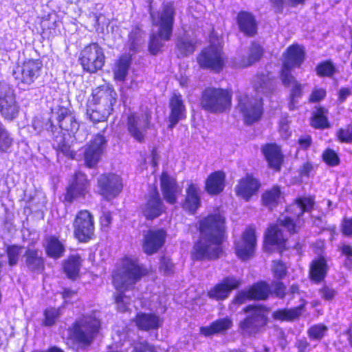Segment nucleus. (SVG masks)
Segmentation results:
<instances>
[{
  "label": "nucleus",
  "instance_id": "nucleus-11",
  "mask_svg": "<svg viewBox=\"0 0 352 352\" xmlns=\"http://www.w3.org/2000/svg\"><path fill=\"white\" fill-rule=\"evenodd\" d=\"M73 236L81 243H87L96 238L94 217L87 210H78L72 221Z\"/></svg>",
  "mask_w": 352,
  "mask_h": 352
},
{
  "label": "nucleus",
  "instance_id": "nucleus-60",
  "mask_svg": "<svg viewBox=\"0 0 352 352\" xmlns=\"http://www.w3.org/2000/svg\"><path fill=\"white\" fill-rule=\"evenodd\" d=\"M175 265L170 256L162 255L160 257L159 270L165 275H170L174 272Z\"/></svg>",
  "mask_w": 352,
  "mask_h": 352
},
{
  "label": "nucleus",
  "instance_id": "nucleus-43",
  "mask_svg": "<svg viewBox=\"0 0 352 352\" xmlns=\"http://www.w3.org/2000/svg\"><path fill=\"white\" fill-rule=\"evenodd\" d=\"M252 300H266L271 290L269 283L265 280H258L247 288Z\"/></svg>",
  "mask_w": 352,
  "mask_h": 352
},
{
  "label": "nucleus",
  "instance_id": "nucleus-6",
  "mask_svg": "<svg viewBox=\"0 0 352 352\" xmlns=\"http://www.w3.org/2000/svg\"><path fill=\"white\" fill-rule=\"evenodd\" d=\"M232 91L230 89L206 86L201 91L198 106L206 113L218 115L230 111L232 104Z\"/></svg>",
  "mask_w": 352,
  "mask_h": 352
},
{
  "label": "nucleus",
  "instance_id": "nucleus-42",
  "mask_svg": "<svg viewBox=\"0 0 352 352\" xmlns=\"http://www.w3.org/2000/svg\"><path fill=\"white\" fill-rule=\"evenodd\" d=\"M329 110L321 105L316 106L310 118V125L315 129L324 130L331 126L328 118Z\"/></svg>",
  "mask_w": 352,
  "mask_h": 352
},
{
  "label": "nucleus",
  "instance_id": "nucleus-16",
  "mask_svg": "<svg viewBox=\"0 0 352 352\" xmlns=\"http://www.w3.org/2000/svg\"><path fill=\"white\" fill-rule=\"evenodd\" d=\"M20 111L14 90L8 84L0 83V115L8 121L16 119Z\"/></svg>",
  "mask_w": 352,
  "mask_h": 352
},
{
  "label": "nucleus",
  "instance_id": "nucleus-47",
  "mask_svg": "<svg viewBox=\"0 0 352 352\" xmlns=\"http://www.w3.org/2000/svg\"><path fill=\"white\" fill-rule=\"evenodd\" d=\"M252 83L253 89L256 93H265L272 90V78L268 74H256Z\"/></svg>",
  "mask_w": 352,
  "mask_h": 352
},
{
  "label": "nucleus",
  "instance_id": "nucleus-24",
  "mask_svg": "<svg viewBox=\"0 0 352 352\" xmlns=\"http://www.w3.org/2000/svg\"><path fill=\"white\" fill-rule=\"evenodd\" d=\"M261 187L260 179L253 173H246L241 177L234 187L235 195L245 201L256 195Z\"/></svg>",
  "mask_w": 352,
  "mask_h": 352
},
{
  "label": "nucleus",
  "instance_id": "nucleus-1",
  "mask_svg": "<svg viewBox=\"0 0 352 352\" xmlns=\"http://www.w3.org/2000/svg\"><path fill=\"white\" fill-rule=\"evenodd\" d=\"M199 238L190 251L193 261H215L223 253V243L227 239L226 221L219 212L208 213L195 224Z\"/></svg>",
  "mask_w": 352,
  "mask_h": 352
},
{
  "label": "nucleus",
  "instance_id": "nucleus-52",
  "mask_svg": "<svg viewBox=\"0 0 352 352\" xmlns=\"http://www.w3.org/2000/svg\"><path fill=\"white\" fill-rule=\"evenodd\" d=\"M22 247L18 244L7 245L5 248V253L8 258V264L10 267L17 265Z\"/></svg>",
  "mask_w": 352,
  "mask_h": 352
},
{
  "label": "nucleus",
  "instance_id": "nucleus-14",
  "mask_svg": "<svg viewBox=\"0 0 352 352\" xmlns=\"http://www.w3.org/2000/svg\"><path fill=\"white\" fill-rule=\"evenodd\" d=\"M138 212L148 221H153L166 212V207L156 186L153 185L144 195V201L139 206Z\"/></svg>",
  "mask_w": 352,
  "mask_h": 352
},
{
  "label": "nucleus",
  "instance_id": "nucleus-48",
  "mask_svg": "<svg viewBox=\"0 0 352 352\" xmlns=\"http://www.w3.org/2000/svg\"><path fill=\"white\" fill-rule=\"evenodd\" d=\"M315 71L318 77L329 78H333L338 72L336 64L331 59H326L320 61L316 65Z\"/></svg>",
  "mask_w": 352,
  "mask_h": 352
},
{
  "label": "nucleus",
  "instance_id": "nucleus-10",
  "mask_svg": "<svg viewBox=\"0 0 352 352\" xmlns=\"http://www.w3.org/2000/svg\"><path fill=\"white\" fill-rule=\"evenodd\" d=\"M152 126V113L147 108L141 113L131 111L126 115L127 132L137 142L145 141L146 132Z\"/></svg>",
  "mask_w": 352,
  "mask_h": 352
},
{
  "label": "nucleus",
  "instance_id": "nucleus-20",
  "mask_svg": "<svg viewBox=\"0 0 352 352\" xmlns=\"http://www.w3.org/2000/svg\"><path fill=\"white\" fill-rule=\"evenodd\" d=\"M98 193L109 201L116 197L122 191V178L113 173L101 174L97 179Z\"/></svg>",
  "mask_w": 352,
  "mask_h": 352
},
{
  "label": "nucleus",
  "instance_id": "nucleus-33",
  "mask_svg": "<svg viewBox=\"0 0 352 352\" xmlns=\"http://www.w3.org/2000/svg\"><path fill=\"white\" fill-rule=\"evenodd\" d=\"M316 199L315 196L309 195L308 196H298L285 208V212L296 213L301 218L306 212H311L315 208Z\"/></svg>",
  "mask_w": 352,
  "mask_h": 352
},
{
  "label": "nucleus",
  "instance_id": "nucleus-51",
  "mask_svg": "<svg viewBox=\"0 0 352 352\" xmlns=\"http://www.w3.org/2000/svg\"><path fill=\"white\" fill-rule=\"evenodd\" d=\"M176 49L182 57L192 54L196 50V43L186 38H179L176 43Z\"/></svg>",
  "mask_w": 352,
  "mask_h": 352
},
{
  "label": "nucleus",
  "instance_id": "nucleus-22",
  "mask_svg": "<svg viewBox=\"0 0 352 352\" xmlns=\"http://www.w3.org/2000/svg\"><path fill=\"white\" fill-rule=\"evenodd\" d=\"M241 280L234 276H226L214 284L206 292L211 300L221 302L226 300L232 291L239 288Z\"/></svg>",
  "mask_w": 352,
  "mask_h": 352
},
{
  "label": "nucleus",
  "instance_id": "nucleus-59",
  "mask_svg": "<svg viewBox=\"0 0 352 352\" xmlns=\"http://www.w3.org/2000/svg\"><path fill=\"white\" fill-rule=\"evenodd\" d=\"M272 272L274 276L277 280H282L287 274V266L286 263L280 259L273 260Z\"/></svg>",
  "mask_w": 352,
  "mask_h": 352
},
{
  "label": "nucleus",
  "instance_id": "nucleus-30",
  "mask_svg": "<svg viewBox=\"0 0 352 352\" xmlns=\"http://www.w3.org/2000/svg\"><path fill=\"white\" fill-rule=\"evenodd\" d=\"M328 258L320 254L309 263L308 276L314 284H320L324 280L329 272Z\"/></svg>",
  "mask_w": 352,
  "mask_h": 352
},
{
  "label": "nucleus",
  "instance_id": "nucleus-64",
  "mask_svg": "<svg viewBox=\"0 0 352 352\" xmlns=\"http://www.w3.org/2000/svg\"><path fill=\"white\" fill-rule=\"evenodd\" d=\"M340 232L342 236L348 238L352 237V217H344L340 223Z\"/></svg>",
  "mask_w": 352,
  "mask_h": 352
},
{
  "label": "nucleus",
  "instance_id": "nucleus-41",
  "mask_svg": "<svg viewBox=\"0 0 352 352\" xmlns=\"http://www.w3.org/2000/svg\"><path fill=\"white\" fill-rule=\"evenodd\" d=\"M132 62L131 56L123 54L116 59L113 69L115 80L123 82L125 80Z\"/></svg>",
  "mask_w": 352,
  "mask_h": 352
},
{
  "label": "nucleus",
  "instance_id": "nucleus-62",
  "mask_svg": "<svg viewBox=\"0 0 352 352\" xmlns=\"http://www.w3.org/2000/svg\"><path fill=\"white\" fill-rule=\"evenodd\" d=\"M327 96V91L322 87H314L308 97L309 103H317L323 100Z\"/></svg>",
  "mask_w": 352,
  "mask_h": 352
},
{
  "label": "nucleus",
  "instance_id": "nucleus-17",
  "mask_svg": "<svg viewBox=\"0 0 352 352\" xmlns=\"http://www.w3.org/2000/svg\"><path fill=\"white\" fill-rule=\"evenodd\" d=\"M257 245L256 229L252 226H247L239 239L234 241V252L238 258L246 261L255 254Z\"/></svg>",
  "mask_w": 352,
  "mask_h": 352
},
{
  "label": "nucleus",
  "instance_id": "nucleus-3",
  "mask_svg": "<svg viewBox=\"0 0 352 352\" xmlns=\"http://www.w3.org/2000/svg\"><path fill=\"white\" fill-rule=\"evenodd\" d=\"M305 223L304 218L284 210L280 217L265 230L263 244L264 250L268 253L277 251L280 254L288 250V239L284 234V230L290 236L298 234L305 226Z\"/></svg>",
  "mask_w": 352,
  "mask_h": 352
},
{
  "label": "nucleus",
  "instance_id": "nucleus-38",
  "mask_svg": "<svg viewBox=\"0 0 352 352\" xmlns=\"http://www.w3.org/2000/svg\"><path fill=\"white\" fill-rule=\"evenodd\" d=\"M236 20L239 30L245 36L252 37L257 34V21L252 13L243 10L239 11Z\"/></svg>",
  "mask_w": 352,
  "mask_h": 352
},
{
  "label": "nucleus",
  "instance_id": "nucleus-12",
  "mask_svg": "<svg viewBox=\"0 0 352 352\" xmlns=\"http://www.w3.org/2000/svg\"><path fill=\"white\" fill-rule=\"evenodd\" d=\"M105 59L102 47L97 42H91L80 51L78 62L84 72L96 74L103 68Z\"/></svg>",
  "mask_w": 352,
  "mask_h": 352
},
{
  "label": "nucleus",
  "instance_id": "nucleus-2",
  "mask_svg": "<svg viewBox=\"0 0 352 352\" xmlns=\"http://www.w3.org/2000/svg\"><path fill=\"white\" fill-rule=\"evenodd\" d=\"M149 274L150 270L138 258L124 255L119 259L111 272V285L116 291L112 298L118 312L130 310L131 297L125 293L134 290L135 285Z\"/></svg>",
  "mask_w": 352,
  "mask_h": 352
},
{
  "label": "nucleus",
  "instance_id": "nucleus-50",
  "mask_svg": "<svg viewBox=\"0 0 352 352\" xmlns=\"http://www.w3.org/2000/svg\"><path fill=\"white\" fill-rule=\"evenodd\" d=\"M43 319L41 322L43 327H52L54 325L60 316L59 308L48 307L43 310Z\"/></svg>",
  "mask_w": 352,
  "mask_h": 352
},
{
  "label": "nucleus",
  "instance_id": "nucleus-18",
  "mask_svg": "<svg viewBox=\"0 0 352 352\" xmlns=\"http://www.w3.org/2000/svg\"><path fill=\"white\" fill-rule=\"evenodd\" d=\"M43 67V62L40 58H25L21 65L12 72V75L21 83L30 85L41 76Z\"/></svg>",
  "mask_w": 352,
  "mask_h": 352
},
{
  "label": "nucleus",
  "instance_id": "nucleus-63",
  "mask_svg": "<svg viewBox=\"0 0 352 352\" xmlns=\"http://www.w3.org/2000/svg\"><path fill=\"white\" fill-rule=\"evenodd\" d=\"M318 292L321 298L325 301H332L338 294L335 289L326 284L318 289Z\"/></svg>",
  "mask_w": 352,
  "mask_h": 352
},
{
  "label": "nucleus",
  "instance_id": "nucleus-19",
  "mask_svg": "<svg viewBox=\"0 0 352 352\" xmlns=\"http://www.w3.org/2000/svg\"><path fill=\"white\" fill-rule=\"evenodd\" d=\"M306 58L305 47L298 43L289 45L282 54V67L280 74H292L294 68H300Z\"/></svg>",
  "mask_w": 352,
  "mask_h": 352
},
{
  "label": "nucleus",
  "instance_id": "nucleus-32",
  "mask_svg": "<svg viewBox=\"0 0 352 352\" xmlns=\"http://www.w3.org/2000/svg\"><path fill=\"white\" fill-rule=\"evenodd\" d=\"M226 185V173L223 170L211 172L204 182V190L210 196L222 193Z\"/></svg>",
  "mask_w": 352,
  "mask_h": 352
},
{
  "label": "nucleus",
  "instance_id": "nucleus-15",
  "mask_svg": "<svg viewBox=\"0 0 352 352\" xmlns=\"http://www.w3.org/2000/svg\"><path fill=\"white\" fill-rule=\"evenodd\" d=\"M108 140L102 133L94 135L85 145L84 164L88 168H94L102 159L107 146Z\"/></svg>",
  "mask_w": 352,
  "mask_h": 352
},
{
  "label": "nucleus",
  "instance_id": "nucleus-8",
  "mask_svg": "<svg viewBox=\"0 0 352 352\" xmlns=\"http://www.w3.org/2000/svg\"><path fill=\"white\" fill-rule=\"evenodd\" d=\"M196 60L200 69L219 74L225 69L228 57L223 46L211 43L201 50L197 55Z\"/></svg>",
  "mask_w": 352,
  "mask_h": 352
},
{
  "label": "nucleus",
  "instance_id": "nucleus-21",
  "mask_svg": "<svg viewBox=\"0 0 352 352\" xmlns=\"http://www.w3.org/2000/svg\"><path fill=\"white\" fill-rule=\"evenodd\" d=\"M116 102L117 93L113 86L109 83L94 88L87 101L90 105H98L112 110Z\"/></svg>",
  "mask_w": 352,
  "mask_h": 352
},
{
  "label": "nucleus",
  "instance_id": "nucleus-23",
  "mask_svg": "<svg viewBox=\"0 0 352 352\" xmlns=\"http://www.w3.org/2000/svg\"><path fill=\"white\" fill-rule=\"evenodd\" d=\"M167 237V232L163 228L148 229L143 235L142 248L146 256L158 253L164 247Z\"/></svg>",
  "mask_w": 352,
  "mask_h": 352
},
{
  "label": "nucleus",
  "instance_id": "nucleus-58",
  "mask_svg": "<svg viewBox=\"0 0 352 352\" xmlns=\"http://www.w3.org/2000/svg\"><path fill=\"white\" fill-rule=\"evenodd\" d=\"M321 158L329 167L337 166L340 164V159L338 154L331 148H327L323 151Z\"/></svg>",
  "mask_w": 352,
  "mask_h": 352
},
{
  "label": "nucleus",
  "instance_id": "nucleus-61",
  "mask_svg": "<svg viewBox=\"0 0 352 352\" xmlns=\"http://www.w3.org/2000/svg\"><path fill=\"white\" fill-rule=\"evenodd\" d=\"M287 294V287L281 280H276L272 283V290L270 294L283 300L285 298Z\"/></svg>",
  "mask_w": 352,
  "mask_h": 352
},
{
  "label": "nucleus",
  "instance_id": "nucleus-45",
  "mask_svg": "<svg viewBox=\"0 0 352 352\" xmlns=\"http://www.w3.org/2000/svg\"><path fill=\"white\" fill-rule=\"evenodd\" d=\"M282 192L278 185H274L269 189L265 190L261 195L262 204L272 210L279 202Z\"/></svg>",
  "mask_w": 352,
  "mask_h": 352
},
{
  "label": "nucleus",
  "instance_id": "nucleus-28",
  "mask_svg": "<svg viewBox=\"0 0 352 352\" xmlns=\"http://www.w3.org/2000/svg\"><path fill=\"white\" fill-rule=\"evenodd\" d=\"M58 127L61 131L76 133L80 128L74 113L65 106H58L56 111Z\"/></svg>",
  "mask_w": 352,
  "mask_h": 352
},
{
  "label": "nucleus",
  "instance_id": "nucleus-35",
  "mask_svg": "<svg viewBox=\"0 0 352 352\" xmlns=\"http://www.w3.org/2000/svg\"><path fill=\"white\" fill-rule=\"evenodd\" d=\"M307 301L301 298L300 303L298 306L291 308H279L274 310L272 317L274 320L280 322H294L298 320L305 311Z\"/></svg>",
  "mask_w": 352,
  "mask_h": 352
},
{
  "label": "nucleus",
  "instance_id": "nucleus-39",
  "mask_svg": "<svg viewBox=\"0 0 352 352\" xmlns=\"http://www.w3.org/2000/svg\"><path fill=\"white\" fill-rule=\"evenodd\" d=\"M82 258L79 254H69L62 263V270L71 280H76L80 276Z\"/></svg>",
  "mask_w": 352,
  "mask_h": 352
},
{
  "label": "nucleus",
  "instance_id": "nucleus-34",
  "mask_svg": "<svg viewBox=\"0 0 352 352\" xmlns=\"http://www.w3.org/2000/svg\"><path fill=\"white\" fill-rule=\"evenodd\" d=\"M23 256L25 265L30 272L36 274H43L45 272V260L41 250L28 248Z\"/></svg>",
  "mask_w": 352,
  "mask_h": 352
},
{
  "label": "nucleus",
  "instance_id": "nucleus-37",
  "mask_svg": "<svg viewBox=\"0 0 352 352\" xmlns=\"http://www.w3.org/2000/svg\"><path fill=\"white\" fill-rule=\"evenodd\" d=\"M232 320L230 317L219 318L211 322L207 326L199 328L200 335L207 338L214 335L225 334L232 327Z\"/></svg>",
  "mask_w": 352,
  "mask_h": 352
},
{
  "label": "nucleus",
  "instance_id": "nucleus-55",
  "mask_svg": "<svg viewBox=\"0 0 352 352\" xmlns=\"http://www.w3.org/2000/svg\"><path fill=\"white\" fill-rule=\"evenodd\" d=\"M11 134L0 122V152L7 153L13 144Z\"/></svg>",
  "mask_w": 352,
  "mask_h": 352
},
{
  "label": "nucleus",
  "instance_id": "nucleus-46",
  "mask_svg": "<svg viewBox=\"0 0 352 352\" xmlns=\"http://www.w3.org/2000/svg\"><path fill=\"white\" fill-rule=\"evenodd\" d=\"M263 55V49L262 46L256 42H252L247 60L243 58L239 63V66L241 68L250 67L258 62Z\"/></svg>",
  "mask_w": 352,
  "mask_h": 352
},
{
  "label": "nucleus",
  "instance_id": "nucleus-7",
  "mask_svg": "<svg viewBox=\"0 0 352 352\" xmlns=\"http://www.w3.org/2000/svg\"><path fill=\"white\" fill-rule=\"evenodd\" d=\"M242 311L250 314L239 322L238 327L241 334L250 337L265 330L269 323V307L263 304H251L244 307Z\"/></svg>",
  "mask_w": 352,
  "mask_h": 352
},
{
  "label": "nucleus",
  "instance_id": "nucleus-36",
  "mask_svg": "<svg viewBox=\"0 0 352 352\" xmlns=\"http://www.w3.org/2000/svg\"><path fill=\"white\" fill-rule=\"evenodd\" d=\"M137 328L143 331L156 330L162 327L163 320L154 313L138 312L133 318Z\"/></svg>",
  "mask_w": 352,
  "mask_h": 352
},
{
  "label": "nucleus",
  "instance_id": "nucleus-53",
  "mask_svg": "<svg viewBox=\"0 0 352 352\" xmlns=\"http://www.w3.org/2000/svg\"><path fill=\"white\" fill-rule=\"evenodd\" d=\"M143 31L139 25H136L128 34L129 49L132 51H138L143 42Z\"/></svg>",
  "mask_w": 352,
  "mask_h": 352
},
{
  "label": "nucleus",
  "instance_id": "nucleus-5",
  "mask_svg": "<svg viewBox=\"0 0 352 352\" xmlns=\"http://www.w3.org/2000/svg\"><path fill=\"white\" fill-rule=\"evenodd\" d=\"M100 329V322L95 318L76 320L68 328L67 340L76 350L89 348Z\"/></svg>",
  "mask_w": 352,
  "mask_h": 352
},
{
  "label": "nucleus",
  "instance_id": "nucleus-26",
  "mask_svg": "<svg viewBox=\"0 0 352 352\" xmlns=\"http://www.w3.org/2000/svg\"><path fill=\"white\" fill-rule=\"evenodd\" d=\"M261 153L270 169L276 173L281 170L285 155L280 144L276 142L265 143L261 146Z\"/></svg>",
  "mask_w": 352,
  "mask_h": 352
},
{
  "label": "nucleus",
  "instance_id": "nucleus-25",
  "mask_svg": "<svg viewBox=\"0 0 352 352\" xmlns=\"http://www.w3.org/2000/svg\"><path fill=\"white\" fill-rule=\"evenodd\" d=\"M160 182L162 199L170 205L175 204L182 192L177 179L166 170H163L160 175Z\"/></svg>",
  "mask_w": 352,
  "mask_h": 352
},
{
  "label": "nucleus",
  "instance_id": "nucleus-29",
  "mask_svg": "<svg viewBox=\"0 0 352 352\" xmlns=\"http://www.w3.org/2000/svg\"><path fill=\"white\" fill-rule=\"evenodd\" d=\"M201 206V190L197 184L190 182L186 188V195L181 204L184 210L195 214Z\"/></svg>",
  "mask_w": 352,
  "mask_h": 352
},
{
  "label": "nucleus",
  "instance_id": "nucleus-27",
  "mask_svg": "<svg viewBox=\"0 0 352 352\" xmlns=\"http://www.w3.org/2000/svg\"><path fill=\"white\" fill-rule=\"evenodd\" d=\"M170 113L168 128L173 129L182 120L186 118V108L182 95L179 92H173L168 100Z\"/></svg>",
  "mask_w": 352,
  "mask_h": 352
},
{
  "label": "nucleus",
  "instance_id": "nucleus-56",
  "mask_svg": "<svg viewBox=\"0 0 352 352\" xmlns=\"http://www.w3.org/2000/svg\"><path fill=\"white\" fill-rule=\"evenodd\" d=\"M336 140L342 144L352 143V123L340 127L336 132Z\"/></svg>",
  "mask_w": 352,
  "mask_h": 352
},
{
  "label": "nucleus",
  "instance_id": "nucleus-13",
  "mask_svg": "<svg viewBox=\"0 0 352 352\" xmlns=\"http://www.w3.org/2000/svg\"><path fill=\"white\" fill-rule=\"evenodd\" d=\"M91 186L87 175L77 170L72 175L63 194V203L71 204L78 199H85L89 195Z\"/></svg>",
  "mask_w": 352,
  "mask_h": 352
},
{
  "label": "nucleus",
  "instance_id": "nucleus-54",
  "mask_svg": "<svg viewBox=\"0 0 352 352\" xmlns=\"http://www.w3.org/2000/svg\"><path fill=\"white\" fill-rule=\"evenodd\" d=\"M328 329L329 328L326 324L318 323L310 326L307 333L311 340H321L326 336Z\"/></svg>",
  "mask_w": 352,
  "mask_h": 352
},
{
  "label": "nucleus",
  "instance_id": "nucleus-44",
  "mask_svg": "<svg viewBox=\"0 0 352 352\" xmlns=\"http://www.w3.org/2000/svg\"><path fill=\"white\" fill-rule=\"evenodd\" d=\"M86 107L87 118L94 124L107 122L113 111L112 109L100 107L98 105H90L88 102H87Z\"/></svg>",
  "mask_w": 352,
  "mask_h": 352
},
{
  "label": "nucleus",
  "instance_id": "nucleus-57",
  "mask_svg": "<svg viewBox=\"0 0 352 352\" xmlns=\"http://www.w3.org/2000/svg\"><path fill=\"white\" fill-rule=\"evenodd\" d=\"M56 144L54 148L58 153H61L65 157L74 160L76 157V152L71 148V145L61 136L59 141L56 140Z\"/></svg>",
  "mask_w": 352,
  "mask_h": 352
},
{
  "label": "nucleus",
  "instance_id": "nucleus-31",
  "mask_svg": "<svg viewBox=\"0 0 352 352\" xmlns=\"http://www.w3.org/2000/svg\"><path fill=\"white\" fill-rule=\"evenodd\" d=\"M280 78L285 87L292 86L288 96V108L293 111L296 108L298 100L303 95V85L292 74H280Z\"/></svg>",
  "mask_w": 352,
  "mask_h": 352
},
{
  "label": "nucleus",
  "instance_id": "nucleus-49",
  "mask_svg": "<svg viewBox=\"0 0 352 352\" xmlns=\"http://www.w3.org/2000/svg\"><path fill=\"white\" fill-rule=\"evenodd\" d=\"M307 0H269L271 6L276 14H281L285 6L295 8L298 6H304Z\"/></svg>",
  "mask_w": 352,
  "mask_h": 352
},
{
  "label": "nucleus",
  "instance_id": "nucleus-4",
  "mask_svg": "<svg viewBox=\"0 0 352 352\" xmlns=\"http://www.w3.org/2000/svg\"><path fill=\"white\" fill-rule=\"evenodd\" d=\"M175 10L172 1L163 5L157 19L151 14L153 24L158 27L157 32L150 34L147 50L151 56H157L163 52L164 41L170 40L173 35Z\"/></svg>",
  "mask_w": 352,
  "mask_h": 352
},
{
  "label": "nucleus",
  "instance_id": "nucleus-40",
  "mask_svg": "<svg viewBox=\"0 0 352 352\" xmlns=\"http://www.w3.org/2000/svg\"><path fill=\"white\" fill-rule=\"evenodd\" d=\"M44 249L46 255L54 260L61 258L65 252V247L58 236L51 235L45 239Z\"/></svg>",
  "mask_w": 352,
  "mask_h": 352
},
{
  "label": "nucleus",
  "instance_id": "nucleus-9",
  "mask_svg": "<svg viewBox=\"0 0 352 352\" xmlns=\"http://www.w3.org/2000/svg\"><path fill=\"white\" fill-rule=\"evenodd\" d=\"M237 108L245 125L252 126L263 117L264 100L262 97L243 94L237 97Z\"/></svg>",
  "mask_w": 352,
  "mask_h": 352
}]
</instances>
